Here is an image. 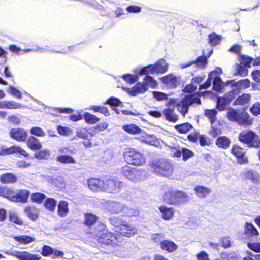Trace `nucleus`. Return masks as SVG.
Returning <instances> with one entry per match:
<instances>
[{
    "instance_id": "1",
    "label": "nucleus",
    "mask_w": 260,
    "mask_h": 260,
    "mask_svg": "<svg viewBox=\"0 0 260 260\" xmlns=\"http://www.w3.org/2000/svg\"><path fill=\"white\" fill-rule=\"evenodd\" d=\"M168 69V64L164 59H160L153 64H149L136 68L135 74H125L122 75V78L129 84H133L139 80V76L143 74L155 73H164Z\"/></svg>"
},
{
    "instance_id": "2",
    "label": "nucleus",
    "mask_w": 260,
    "mask_h": 260,
    "mask_svg": "<svg viewBox=\"0 0 260 260\" xmlns=\"http://www.w3.org/2000/svg\"><path fill=\"white\" fill-rule=\"evenodd\" d=\"M114 230L123 236L130 237L137 232V229L118 216H112L108 219Z\"/></svg>"
},
{
    "instance_id": "3",
    "label": "nucleus",
    "mask_w": 260,
    "mask_h": 260,
    "mask_svg": "<svg viewBox=\"0 0 260 260\" xmlns=\"http://www.w3.org/2000/svg\"><path fill=\"white\" fill-rule=\"evenodd\" d=\"M228 109L227 117L230 121L236 122L238 125L244 126H249L252 124L253 119L245 109L241 111L231 107Z\"/></svg>"
},
{
    "instance_id": "4",
    "label": "nucleus",
    "mask_w": 260,
    "mask_h": 260,
    "mask_svg": "<svg viewBox=\"0 0 260 260\" xmlns=\"http://www.w3.org/2000/svg\"><path fill=\"white\" fill-rule=\"evenodd\" d=\"M238 140L246 144L248 148H260V137L252 130L242 131L239 134Z\"/></svg>"
},
{
    "instance_id": "5",
    "label": "nucleus",
    "mask_w": 260,
    "mask_h": 260,
    "mask_svg": "<svg viewBox=\"0 0 260 260\" xmlns=\"http://www.w3.org/2000/svg\"><path fill=\"white\" fill-rule=\"evenodd\" d=\"M188 198L185 192L178 190L168 191L163 196L164 201L166 203L176 206L187 202Z\"/></svg>"
},
{
    "instance_id": "6",
    "label": "nucleus",
    "mask_w": 260,
    "mask_h": 260,
    "mask_svg": "<svg viewBox=\"0 0 260 260\" xmlns=\"http://www.w3.org/2000/svg\"><path fill=\"white\" fill-rule=\"evenodd\" d=\"M151 168L157 175L164 177L170 176L173 172L172 164L164 158L152 162Z\"/></svg>"
},
{
    "instance_id": "7",
    "label": "nucleus",
    "mask_w": 260,
    "mask_h": 260,
    "mask_svg": "<svg viewBox=\"0 0 260 260\" xmlns=\"http://www.w3.org/2000/svg\"><path fill=\"white\" fill-rule=\"evenodd\" d=\"M126 188L125 183L115 177L104 181V191L107 193H117Z\"/></svg>"
},
{
    "instance_id": "8",
    "label": "nucleus",
    "mask_w": 260,
    "mask_h": 260,
    "mask_svg": "<svg viewBox=\"0 0 260 260\" xmlns=\"http://www.w3.org/2000/svg\"><path fill=\"white\" fill-rule=\"evenodd\" d=\"M109 210L113 213L122 212L126 216H134L138 214V211L132 208L124 206L120 202H112L109 205Z\"/></svg>"
},
{
    "instance_id": "9",
    "label": "nucleus",
    "mask_w": 260,
    "mask_h": 260,
    "mask_svg": "<svg viewBox=\"0 0 260 260\" xmlns=\"http://www.w3.org/2000/svg\"><path fill=\"white\" fill-rule=\"evenodd\" d=\"M125 161L129 164L139 166L144 162L142 154L134 149L128 148L124 154Z\"/></svg>"
},
{
    "instance_id": "10",
    "label": "nucleus",
    "mask_w": 260,
    "mask_h": 260,
    "mask_svg": "<svg viewBox=\"0 0 260 260\" xmlns=\"http://www.w3.org/2000/svg\"><path fill=\"white\" fill-rule=\"evenodd\" d=\"M236 97V93L234 91H230L223 96H219L216 99V108L219 111L226 110L231 102Z\"/></svg>"
},
{
    "instance_id": "11",
    "label": "nucleus",
    "mask_w": 260,
    "mask_h": 260,
    "mask_svg": "<svg viewBox=\"0 0 260 260\" xmlns=\"http://www.w3.org/2000/svg\"><path fill=\"white\" fill-rule=\"evenodd\" d=\"M226 85H231L233 89L231 91H235L236 96L240 93L241 90L250 87V81L248 79H244L235 81L234 80H229L226 82Z\"/></svg>"
},
{
    "instance_id": "12",
    "label": "nucleus",
    "mask_w": 260,
    "mask_h": 260,
    "mask_svg": "<svg viewBox=\"0 0 260 260\" xmlns=\"http://www.w3.org/2000/svg\"><path fill=\"white\" fill-rule=\"evenodd\" d=\"M213 50H210L207 56L204 54L203 55L198 56L195 60L189 61L186 63L180 64V68L181 69H184L192 64H195L196 67L198 68L201 69L204 68L208 63V58L213 54Z\"/></svg>"
},
{
    "instance_id": "13",
    "label": "nucleus",
    "mask_w": 260,
    "mask_h": 260,
    "mask_svg": "<svg viewBox=\"0 0 260 260\" xmlns=\"http://www.w3.org/2000/svg\"><path fill=\"white\" fill-rule=\"evenodd\" d=\"M13 154H19L25 158L29 157V154L21 147L13 145L10 147L2 146L0 148V156L8 155Z\"/></svg>"
},
{
    "instance_id": "14",
    "label": "nucleus",
    "mask_w": 260,
    "mask_h": 260,
    "mask_svg": "<svg viewBox=\"0 0 260 260\" xmlns=\"http://www.w3.org/2000/svg\"><path fill=\"white\" fill-rule=\"evenodd\" d=\"M122 174L128 179L137 182L141 179L142 171L136 168L125 166L122 168Z\"/></svg>"
},
{
    "instance_id": "15",
    "label": "nucleus",
    "mask_w": 260,
    "mask_h": 260,
    "mask_svg": "<svg viewBox=\"0 0 260 260\" xmlns=\"http://www.w3.org/2000/svg\"><path fill=\"white\" fill-rule=\"evenodd\" d=\"M194 103L192 97L185 95L177 105L178 111L184 117L188 113L189 107Z\"/></svg>"
},
{
    "instance_id": "16",
    "label": "nucleus",
    "mask_w": 260,
    "mask_h": 260,
    "mask_svg": "<svg viewBox=\"0 0 260 260\" xmlns=\"http://www.w3.org/2000/svg\"><path fill=\"white\" fill-rule=\"evenodd\" d=\"M28 135L27 131L20 127L12 128L9 132L10 137L19 142H25Z\"/></svg>"
},
{
    "instance_id": "17",
    "label": "nucleus",
    "mask_w": 260,
    "mask_h": 260,
    "mask_svg": "<svg viewBox=\"0 0 260 260\" xmlns=\"http://www.w3.org/2000/svg\"><path fill=\"white\" fill-rule=\"evenodd\" d=\"M126 92L131 96L144 93L148 90V85L143 82H138L132 88H125Z\"/></svg>"
},
{
    "instance_id": "18",
    "label": "nucleus",
    "mask_w": 260,
    "mask_h": 260,
    "mask_svg": "<svg viewBox=\"0 0 260 260\" xmlns=\"http://www.w3.org/2000/svg\"><path fill=\"white\" fill-rule=\"evenodd\" d=\"M171 151L173 152L174 156L177 158L182 156V160L187 161L194 156V153L187 148H179L178 149L172 148Z\"/></svg>"
},
{
    "instance_id": "19",
    "label": "nucleus",
    "mask_w": 260,
    "mask_h": 260,
    "mask_svg": "<svg viewBox=\"0 0 260 260\" xmlns=\"http://www.w3.org/2000/svg\"><path fill=\"white\" fill-rule=\"evenodd\" d=\"M222 73V69L220 67H216L214 71L209 73L208 78L205 82L200 85L199 89L201 90L208 88L211 86L212 83H213L214 80L215 79L217 74H221Z\"/></svg>"
},
{
    "instance_id": "20",
    "label": "nucleus",
    "mask_w": 260,
    "mask_h": 260,
    "mask_svg": "<svg viewBox=\"0 0 260 260\" xmlns=\"http://www.w3.org/2000/svg\"><path fill=\"white\" fill-rule=\"evenodd\" d=\"M161 80L170 89L175 88L180 84V77L174 76L172 74L164 76Z\"/></svg>"
},
{
    "instance_id": "21",
    "label": "nucleus",
    "mask_w": 260,
    "mask_h": 260,
    "mask_svg": "<svg viewBox=\"0 0 260 260\" xmlns=\"http://www.w3.org/2000/svg\"><path fill=\"white\" fill-rule=\"evenodd\" d=\"M100 243L106 245L116 244L117 242L116 234L112 232H108L107 230L98 239Z\"/></svg>"
},
{
    "instance_id": "22",
    "label": "nucleus",
    "mask_w": 260,
    "mask_h": 260,
    "mask_svg": "<svg viewBox=\"0 0 260 260\" xmlns=\"http://www.w3.org/2000/svg\"><path fill=\"white\" fill-rule=\"evenodd\" d=\"M87 185L93 191H104V181L98 178H90L87 180Z\"/></svg>"
},
{
    "instance_id": "23",
    "label": "nucleus",
    "mask_w": 260,
    "mask_h": 260,
    "mask_svg": "<svg viewBox=\"0 0 260 260\" xmlns=\"http://www.w3.org/2000/svg\"><path fill=\"white\" fill-rule=\"evenodd\" d=\"M232 154L236 156L240 164L247 162V158L245 157V152L243 151V148L238 145H234L231 149Z\"/></svg>"
},
{
    "instance_id": "24",
    "label": "nucleus",
    "mask_w": 260,
    "mask_h": 260,
    "mask_svg": "<svg viewBox=\"0 0 260 260\" xmlns=\"http://www.w3.org/2000/svg\"><path fill=\"white\" fill-rule=\"evenodd\" d=\"M12 255L19 260H40L41 258L39 255L31 254L27 251H16Z\"/></svg>"
},
{
    "instance_id": "25",
    "label": "nucleus",
    "mask_w": 260,
    "mask_h": 260,
    "mask_svg": "<svg viewBox=\"0 0 260 260\" xmlns=\"http://www.w3.org/2000/svg\"><path fill=\"white\" fill-rule=\"evenodd\" d=\"M26 141L27 146L34 151L40 150L42 148V145L39 140L34 136L27 138Z\"/></svg>"
},
{
    "instance_id": "26",
    "label": "nucleus",
    "mask_w": 260,
    "mask_h": 260,
    "mask_svg": "<svg viewBox=\"0 0 260 260\" xmlns=\"http://www.w3.org/2000/svg\"><path fill=\"white\" fill-rule=\"evenodd\" d=\"M105 104H108L110 108L115 112L116 115L120 114L119 111L118 110L117 107H123L122 102L118 98L114 96H111L108 98Z\"/></svg>"
},
{
    "instance_id": "27",
    "label": "nucleus",
    "mask_w": 260,
    "mask_h": 260,
    "mask_svg": "<svg viewBox=\"0 0 260 260\" xmlns=\"http://www.w3.org/2000/svg\"><path fill=\"white\" fill-rule=\"evenodd\" d=\"M174 106L164 109L162 115L166 120L173 123H175L178 121V117L177 115L174 113Z\"/></svg>"
},
{
    "instance_id": "28",
    "label": "nucleus",
    "mask_w": 260,
    "mask_h": 260,
    "mask_svg": "<svg viewBox=\"0 0 260 260\" xmlns=\"http://www.w3.org/2000/svg\"><path fill=\"white\" fill-rule=\"evenodd\" d=\"M24 212L28 218L33 221H35L39 217V210L34 206L26 207Z\"/></svg>"
},
{
    "instance_id": "29",
    "label": "nucleus",
    "mask_w": 260,
    "mask_h": 260,
    "mask_svg": "<svg viewBox=\"0 0 260 260\" xmlns=\"http://www.w3.org/2000/svg\"><path fill=\"white\" fill-rule=\"evenodd\" d=\"M93 226V228H91V229H90L92 230L91 231V233L93 236L98 238V239L100 238V237L102 236V235L107 230H106V225L104 223L100 222H97Z\"/></svg>"
},
{
    "instance_id": "30",
    "label": "nucleus",
    "mask_w": 260,
    "mask_h": 260,
    "mask_svg": "<svg viewBox=\"0 0 260 260\" xmlns=\"http://www.w3.org/2000/svg\"><path fill=\"white\" fill-rule=\"evenodd\" d=\"M30 196V191L27 190H20L18 192L15 193L13 201L16 202L26 203L27 202Z\"/></svg>"
},
{
    "instance_id": "31",
    "label": "nucleus",
    "mask_w": 260,
    "mask_h": 260,
    "mask_svg": "<svg viewBox=\"0 0 260 260\" xmlns=\"http://www.w3.org/2000/svg\"><path fill=\"white\" fill-rule=\"evenodd\" d=\"M220 75L217 74L215 79L214 80L212 88L213 90L217 92L222 93L223 92L224 86L227 85H226V82L224 83L222 80Z\"/></svg>"
},
{
    "instance_id": "32",
    "label": "nucleus",
    "mask_w": 260,
    "mask_h": 260,
    "mask_svg": "<svg viewBox=\"0 0 260 260\" xmlns=\"http://www.w3.org/2000/svg\"><path fill=\"white\" fill-rule=\"evenodd\" d=\"M160 247L162 250L172 253L175 251L178 247L173 241L165 239Z\"/></svg>"
},
{
    "instance_id": "33",
    "label": "nucleus",
    "mask_w": 260,
    "mask_h": 260,
    "mask_svg": "<svg viewBox=\"0 0 260 260\" xmlns=\"http://www.w3.org/2000/svg\"><path fill=\"white\" fill-rule=\"evenodd\" d=\"M69 204L66 201H60L57 205V213L61 217H64L67 215L69 213Z\"/></svg>"
},
{
    "instance_id": "34",
    "label": "nucleus",
    "mask_w": 260,
    "mask_h": 260,
    "mask_svg": "<svg viewBox=\"0 0 260 260\" xmlns=\"http://www.w3.org/2000/svg\"><path fill=\"white\" fill-rule=\"evenodd\" d=\"M85 220L84 224L91 229L98 222V217L91 213H86L84 214Z\"/></svg>"
},
{
    "instance_id": "35",
    "label": "nucleus",
    "mask_w": 260,
    "mask_h": 260,
    "mask_svg": "<svg viewBox=\"0 0 260 260\" xmlns=\"http://www.w3.org/2000/svg\"><path fill=\"white\" fill-rule=\"evenodd\" d=\"M159 210L162 214V218L165 220L171 219L174 215V210L172 207H168L163 205L159 207Z\"/></svg>"
},
{
    "instance_id": "36",
    "label": "nucleus",
    "mask_w": 260,
    "mask_h": 260,
    "mask_svg": "<svg viewBox=\"0 0 260 260\" xmlns=\"http://www.w3.org/2000/svg\"><path fill=\"white\" fill-rule=\"evenodd\" d=\"M231 140L228 137L222 136L218 137L215 142V144L220 148L226 149L231 144Z\"/></svg>"
},
{
    "instance_id": "37",
    "label": "nucleus",
    "mask_w": 260,
    "mask_h": 260,
    "mask_svg": "<svg viewBox=\"0 0 260 260\" xmlns=\"http://www.w3.org/2000/svg\"><path fill=\"white\" fill-rule=\"evenodd\" d=\"M244 234L249 236H257L259 233L255 226L250 222H246L244 225Z\"/></svg>"
},
{
    "instance_id": "38",
    "label": "nucleus",
    "mask_w": 260,
    "mask_h": 260,
    "mask_svg": "<svg viewBox=\"0 0 260 260\" xmlns=\"http://www.w3.org/2000/svg\"><path fill=\"white\" fill-rule=\"evenodd\" d=\"M196 196L200 198H204L211 192V190L206 187L198 185L194 187Z\"/></svg>"
},
{
    "instance_id": "39",
    "label": "nucleus",
    "mask_w": 260,
    "mask_h": 260,
    "mask_svg": "<svg viewBox=\"0 0 260 260\" xmlns=\"http://www.w3.org/2000/svg\"><path fill=\"white\" fill-rule=\"evenodd\" d=\"M251 95L248 93H243L233 102V105H244L248 104L250 100Z\"/></svg>"
},
{
    "instance_id": "40",
    "label": "nucleus",
    "mask_w": 260,
    "mask_h": 260,
    "mask_svg": "<svg viewBox=\"0 0 260 260\" xmlns=\"http://www.w3.org/2000/svg\"><path fill=\"white\" fill-rule=\"evenodd\" d=\"M174 128L178 132L181 134H186L191 129H193V126L188 122L176 125Z\"/></svg>"
},
{
    "instance_id": "41",
    "label": "nucleus",
    "mask_w": 260,
    "mask_h": 260,
    "mask_svg": "<svg viewBox=\"0 0 260 260\" xmlns=\"http://www.w3.org/2000/svg\"><path fill=\"white\" fill-rule=\"evenodd\" d=\"M122 129L125 132L132 135L140 134L141 131V128L134 124L124 125L122 126Z\"/></svg>"
},
{
    "instance_id": "42",
    "label": "nucleus",
    "mask_w": 260,
    "mask_h": 260,
    "mask_svg": "<svg viewBox=\"0 0 260 260\" xmlns=\"http://www.w3.org/2000/svg\"><path fill=\"white\" fill-rule=\"evenodd\" d=\"M17 180L16 176L11 173L4 174L1 177V181L3 183H15Z\"/></svg>"
},
{
    "instance_id": "43",
    "label": "nucleus",
    "mask_w": 260,
    "mask_h": 260,
    "mask_svg": "<svg viewBox=\"0 0 260 260\" xmlns=\"http://www.w3.org/2000/svg\"><path fill=\"white\" fill-rule=\"evenodd\" d=\"M56 205L57 201L52 198H46L44 202L45 208L51 212L55 210Z\"/></svg>"
},
{
    "instance_id": "44",
    "label": "nucleus",
    "mask_w": 260,
    "mask_h": 260,
    "mask_svg": "<svg viewBox=\"0 0 260 260\" xmlns=\"http://www.w3.org/2000/svg\"><path fill=\"white\" fill-rule=\"evenodd\" d=\"M245 175L247 179L251 180L254 184L258 183L260 176L257 172L249 170L245 172Z\"/></svg>"
},
{
    "instance_id": "45",
    "label": "nucleus",
    "mask_w": 260,
    "mask_h": 260,
    "mask_svg": "<svg viewBox=\"0 0 260 260\" xmlns=\"http://www.w3.org/2000/svg\"><path fill=\"white\" fill-rule=\"evenodd\" d=\"M34 158L38 160L48 159L50 156V151L48 149H43L35 151Z\"/></svg>"
},
{
    "instance_id": "46",
    "label": "nucleus",
    "mask_w": 260,
    "mask_h": 260,
    "mask_svg": "<svg viewBox=\"0 0 260 260\" xmlns=\"http://www.w3.org/2000/svg\"><path fill=\"white\" fill-rule=\"evenodd\" d=\"M14 239L18 242L27 244L30 243L35 241V238L28 235L15 236Z\"/></svg>"
},
{
    "instance_id": "47",
    "label": "nucleus",
    "mask_w": 260,
    "mask_h": 260,
    "mask_svg": "<svg viewBox=\"0 0 260 260\" xmlns=\"http://www.w3.org/2000/svg\"><path fill=\"white\" fill-rule=\"evenodd\" d=\"M204 115L209 119L211 124H213L217 120V111L216 109H206L205 110Z\"/></svg>"
},
{
    "instance_id": "48",
    "label": "nucleus",
    "mask_w": 260,
    "mask_h": 260,
    "mask_svg": "<svg viewBox=\"0 0 260 260\" xmlns=\"http://www.w3.org/2000/svg\"><path fill=\"white\" fill-rule=\"evenodd\" d=\"M56 161L62 164H75L76 160L69 155H60L57 156Z\"/></svg>"
},
{
    "instance_id": "49",
    "label": "nucleus",
    "mask_w": 260,
    "mask_h": 260,
    "mask_svg": "<svg viewBox=\"0 0 260 260\" xmlns=\"http://www.w3.org/2000/svg\"><path fill=\"white\" fill-rule=\"evenodd\" d=\"M83 119L86 123L91 124H95L100 121L99 118L88 112H85L83 114Z\"/></svg>"
},
{
    "instance_id": "50",
    "label": "nucleus",
    "mask_w": 260,
    "mask_h": 260,
    "mask_svg": "<svg viewBox=\"0 0 260 260\" xmlns=\"http://www.w3.org/2000/svg\"><path fill=\"white\" fill-rule=\"evenodd\" d=\"M236 71L234 75H239L241 76H246L248 73L247 67L244 66L241 63H236L235 65Z\"/></svg>"
},
{
    "instance_id": "51",
    "label": "nucleus",
    "mask_w": 260,
    "mask_h": 260,
    "mask_svg": "<svg viewBox=\"0 0 260 260\" xmlns=\"http://www.w3.org/2000/svg\"><path fill=\"white\" fill-rule=\"evenodd\" d=\"M22 108H24V106L16 102L13 101H4L3 108L4 109H21Z\"/></svg>"
},
{
    "instance_id": "52",
    "label": "nucleus",
    "mask_w": 260,
    "mask_h": 260,
    "mask_svg": "<svg viewBox=\"0 0 260 260\" xmlns=\"http://www.w3.org/2000/svg\"><path fill=\"white\" fill-rule=\"evenodd\" d=\"M165 235L162 233H158L153 234L151 236V239L157 245H159L161 246L162 242L165 241Z\"/></svg>"
},
{
    "instance_id": "53",
    "label": "nucleus",
    "mask_w": 260,
    "mask_h": 260,
    "mask_svg": "<svg viewBox=\"0 0 260 260\" xmlns=\"http://www.w3.org/2000/svg\"><path fill=\"white\" fill-rule=\"evenodd\" d=\"M149 73L145 74L144 78V83L148 86H150L152 88H155L157 85V82L153 77L148 75Z\"/></svg>"
},
{
    "instance_id": "54",
    "label": "nucleus",
    "mask_w": 260,
    "mask_h": 260,
    "mask_svg": "<svg viewBox=\"0 0 260 260\" xmlns=\"http://www.w3.org/2000/svg\"><path fill=\"white\" fill-rule=\"evenodd\" d=\"M46 198V195L40 192L33 193L31 195V200L32 202L38 204L42 203Z\"/></svg>"
},
{
    "instance_id": "55",
    "label": "nucleus",
    "mask_w": 260,
    "mask_h": 260,
    "mask_svg": "<svg viewBox=\"0 0 260 260\" xmlns=\"http://www.w3.org/2000/svg\"><path fill=\"white\" fill-rule=\"evenodd\" d=\"M57 131L58 134L63 136H69L73 134V131L67 126L58 125Z\"/></svg>"
},
{
    "instance_id": "56",
    "label": "nucleus",
    "mask_w": 260,
    "mask_h": 260,
    "mask_svg": "<svg viewBox=\"0 0 260 260\" xmlns=\"http://www.w3.org/2000/svg\"><path fill=\"white\" fill-rule=\"evenodd\" d=\"M90 109L94 112H100L103 114L105 116L110 115L108 109L107 107L101 106H91Z\"/></svg>"
},
{
    "instance_id": "57",
    "label": "nucleus",
    "mask_w": 260,
    "mask_h": 260,
    "mask_svg": "<svg viewBox=\"0 0 260 260\" xmlns=\"http://www.w3.org/2000/svg\"><path fill=\"white\" fill-rule=\"evenodd\" d=\"M220 36L212 33L209 35V43L212 46H215L219 44L221 41Z\"/></svg>"
},
{
    "instance_id": "58",
    "label": "nucleus",
    "mask_w": 260,
    "mask_h": 260,
    "mask_svg": "<svg viewBox=\"0 0 260 260\" xmlns=\"http://www.w3.org/2000/svg\"><path fill=\"white\" fill-rule=\"evenodd\" d=\"M239 60L241 64L247 68H249L251 67V64L253 62V58L248 56L242 55L240 57Z\"/></svg>"
},
{
    "instance_id": "59",
    "label": "nucleus",
    "mask_w": 260,
    "mask_h": 260,
    "mask_svg": "<svg viewBox=\"0 0 260 260\" xmlns=\"http://www.w3.org/2000/svg\"><path fill=\"white\" fill-rule=\"evenodd\" d=\"M30 133L34 136L44 137L45 136V133L44 131L39 126L32 127L30 131Z\"/></svg>"
},
{
    "instance_id": "60",
    "label": "nucleus",
    "mask_w": 260,
    "mask_h": 260,
    "mask_svg": "<svg viewBox=\"0 0 260 260\" xmlns=\"http://www.w3.org/2000/svg\"><path fill=\"white\" fill-rule=\"evenodd\" d=\"M0 193L2 196L10 200L13 201V198L15 197V192L9 188H4Z\"/></svg>"
},
{
    "instance_id": "61",
    "label": "nucleus",
    "mask_w": 260,
    "mask_h": 260,
    "mask_svg": "<svg viewBox=\"0 0 260 260\" xmlns=\"http://www.w3.org/2000/svg\"><path fill=\"white\" fill-rule=\"evenodd\" d=\"M198 141L201 146H209L212 143L210 138L202 134L200 135Z\"/></svg>"
},
{
    "instance_id": "62",
    "label": "nucleus",
    "mask_w": 260,
    "mask_h": 260,
    "mask_svg": "<svg viewBox=\"0 0 260 260\" xmlns=\"http://www.w3.org/2000/svg\"><path fill=\"white\" fill-rule=\"evenodd\" d=\"M8 91L10 94L16 97L17 99H20L22 98V94L21 91L13 86L9 85L8 87Z\"/></svg>"
},
{
    "instance_id": "63",
    "label": "nucleus",
    "mask_w": 260,
    "mask_h": 260,
    "mask_svg": "<svg viewBox=\"0 0 260 260\" xmlns=\"http://www.w3.org/2000/svg\"><path fill=\"white\" fill-rule=\"evenodd\" d=\"M153 98L158 101H161L168 99V95L162 92L158 91H152Z\"/></svg>"
},
{
    "instance_id": "64",
    "label": "nucleus",
    "mask_w": 260,
    "mask_h": 260,
    "mask_svg": "<svg viewBox=\"0 0 260 260\" xmlns=\"http://www.w3.org/2000/svg\"><path fill=\"white\" fill-rule=\"evenodd\" d=\"M250 112L255 116L259 115L260 114V103L257 102L254 104L250 108Z\"/></svg>"
}]
</instances>
